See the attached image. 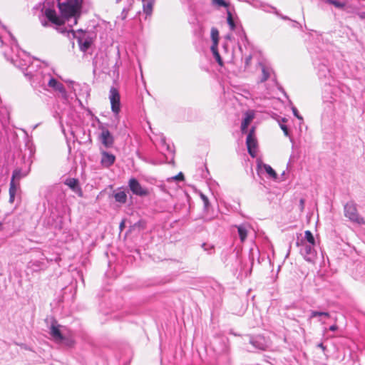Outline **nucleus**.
I'll use <instances>...</instances> for the list:
<instances>
[{
    "label": "nucleus",
    "instance_id": "nucleus-13",
    "mask_svg": "<svg viewBox=\"0 0 365 365\" xmlns=\"http://www.w3.org/2000/svg\"><path fill=\"white\" fill-rule=\"evenodd\" d=\"M101 164L103 168H108L113 165L115 160V156L113 154L103 150H101Z\"/></svg>",
    "mask_w": 365,
    "mask_h": 365
},
{
    "label": "nucleus",
    "instance_id": "nucleus-9",
    "mask_svg": "<svg viewBox=\"0 0 365 365\" xmlns=\"http://www.w3.org/2000/svg\"><path fill=\"white\" fill-rule=\"evenodd\" d=\"M250 343L259 350H266L269 346L268 341L262 335L250 337Z\"/></svg>",
    "mask_w": 365,
    "mask_h": 365
},
{
    "label": "nucleus",
    "instance_id": "nucleus-48",
    "mask_svg": "<svg viewBox=\"0 0 365 365\" xmlns=\"http://www.w3.org/2000/svg\"><path fill=\"white\" fill-rule=\"evenodd\" d=\"M245 39L247 40V36L244 35Z\"/></svg>",
    "mask_w": 365,
    "mask_h": 365
},
{
    "label": "nucleus",
    "instance_id": "nucleus-40",
    "mask_svg": "<svg viewBox=\"0 0 365 365\" xmlns=\"http://www.w3.org/2000/svg\"><path fill=\"white\" fill-rule=\"evenodd\" d=\"M125 227V220H122L119 225V228L120 231H123V230Z\"/></svg>",
    "mask_w": 365,
    "mask_h": 365
},
{
    "label": "nucleus",
    "instance_id": "nucleus-34",
    "mask_svg": "<svg viewBox=\"0 0 365 365\" xmlns=\"http://www.w3.org/2000/svg\"><path fill=\"white\" fill-rule=\"evenodd\" d=\"M280 128L283 130L284 134L286 136H289V130H288V128L287 127V125H285L284 124H280Z\"/></svg>",
    "mask_w": 365,
    "mask_h": 365
},
{
    "label": "nucleus",
    "instance_id": "nucleus-44",
    "mask_svg": "<svg viewBox=\"0 0 365 365\" xmlns=\"http://www.w3.org/2000/svg\"><path fill=\"white\" fill-rule=\"evenodd\" d=\"M317 317L319 318V322H321L322 323H324L322 319V317H324V315H317Z\"/></svg>",
    "mask_w": 365,
    "mask_h": 365
},
{
    "label": "nucleus",
    "instance_id": "nucleus-42",
    "mask_svg": "<svg viewBox=\"0 0 365 365\" xmlns=\"http://www.w3.org/2000/svg\"><path fill=\"white\" fill-rule=\"evenodd\" d=\"M15 195L14 194H9V202H13L14 201Z\"/></svg>",
    "mask_w": 365,
    "mask_h": 365
},
{
    "label": "nucleus",
    "instance_id": "nucleus-29",
    "mask_svg": "<svg viewBox=\"0 0 365 365\" xmlns=\"http://www.w3.org/2000/svg\"><path fill=\"white\" fill-rule=\"evenodd\" d=\"M200 196L201 200L203 202L204 209L205 210H207L209 209V207H210V202H209V200H208L207 197L206 195H205L203 193H200Z\"/></svg>",
    "mask_w": 365,
    "mask_h": 365
},
{
    "label": "nucleus",
    "instance_id": "nucleus-37",
    "mask_svg": "<svg viewBox=\"0 0 365 365\" xmlns=\"http://www.w3.org/2000/svg\"><path fill=\"white\" fill-rule=\"evenodd\" d=\"M251 60H252V56L251 55H249L248 56H247L245 58V66L246 67L248 66L250 64Z\"/></svg>",
    "mask_w": 365,
    "mask_h": 365
},
{
    "label": "nucleus",
    "instance_id": "nucleus-21",
    "mask_svg": "<svg viewBox=\"0 0 365 365\" xmlns=\"http://www.w3.org/2000/svg\"><path fill=\"white\" fill-rule=\"evenodd\" d=\"M260 170H264L272 179H277V175L270 165L264 164L260 167Z\"/></svg>",
    "mask_w": 365,
    "mask_h": 365
},
{
    "label": "nucleus",
    "instance_id": "nucleus-47",
    "mask_svg": "<svg viewBox=\"0 0 365 365\" xmlns=\"http://www.w3.org/2000/svg\"><path fill=\"white\" fill-rule=\"evenodd\" d=\"M282 18L283 19H288V18H287V16H282Z\"/></svg>",
    "mask_w": 365,
    "mask_h": 365
},
{
    "label": "nucleus",
    "instance_id": "nucleus-43",
    "mask_svg": "<svg viewBox=\"0 0 365 365\" xmlns=\"http://www.w3.org/2000/svg\"><path fill=\"white\" fill-rule=\"evenodd\" d=\"M41 22L42 26L44 27H46L48 25V22L45 20H41Z\"/></svg>",
    "mask_w": 365,
    "mask_h": 365
},
{
    "label": "nucleus",
    "instance_id": "nucleus-22",
    "mask_svg": "<svg viewBox=\"0 0 365 365\" xmlns=\"http://www.w3.org/2000/svg\"><path fill=\"white\" fill-rule=\"evenodd\" d=\"M134 0H126V6H125L120 14V18L124 20L127 18L129 10L131 9Z\"/></svg>",
    "mask_w": 365,
    "mask_h": 365
},
{
    "label": "nucleus",
    "instance_id": "nucleus-32",
    "mask_svg": "<svg viewBox=\"0 0 365 365\" xmlns=\"http://www.w3.org/2000/svg\"><path fill=\"white\" fill-rule=\"evenodd\" d=\"M184 180V175L182 173H179L177 175L171 177L170 178L168 179V181L171 180Z\"/></svg>",
    "mask_w": 365,
    "mask_h": 365
},
{
    "label": "nucleus",
    "instance_id": "nucleus-15",
    "mask_svg": "<svg viewBox=\"0 0 365 365\" xmlns=\"http://www.w3.org/2000/svg\"><path fill=\"white\" fill-rule=\"evenodd\" d=\"M49 334L56 341H62L63 340V334L60 330V325L54 320L49 328Z\"/></svg>",
    "mask_w": 365,
    "mask_h": 365
},
{
    "label": "nucleus",
    "instance_id": "nucleus-3",
    "mask_svg": "<svg viewBox=\"0 0 365 365\" xmlns=\"http://www.w3.org/2000/svg\"><path fill=\"white\" fill-rule=\"evenodd\" d=\"M344 215L353 222L359 225L365 224V220L359 215L356 206L353 202H347L344 205Z\"/></svg>",
    "mask_w": 365,
    "mask_h": 365
},
{
    "label": "nucleus",
    "instance_id": "nucleus-23",
    "mask_svg": "<svg viewBox=\"0 0 365 365\" xmlns=\"http://www.w3.org/2000/svg\"><path fill=\"white\" fill-rule=\"evenodd\" d=\"M237 231H238V234H239L240 240H241V242H244L246 240L247 236V227L245 225H240L237 226Z\"/></svg>",
    "mask_w": 365,
    "mask_h": 365
},
{
    "label": "nucleus",
    "instance_id": "nucleus-38",
    "mask_svg": "<svg viewBox=\"0 0 365 365\" xmlns=\"http://www.w3.org/2000/svg\"><path fill=\"white\" fill-rule=\"evenodd\" d=\"M332 4L334 5L336 7H338V8H341L343 7V4L337 1H331Z\"/></svg>",
    "mask_w": 365,
    "mask_h": 365
},
{
    "label": "nucleus",
    "instance_id": "nucleus-26",
    "mask_svg": "<svg viewBox=\"0 0 365 365\" xmlns=\"http://www.w3.org/2000/svg\"><path fill=\"white\" fill-rule=\"evenodd\" d=\"M317 315H324L325 318H329L330 317V314L329 312H318V311H311L310 312V316L309 317V320H311L314 317H317Z\"/></svg>",
    "mask_w": 365,
    "mask_h": 365
},
{
    "label": "nucleus",
    "instance_id": "nucleus-35",
    "mask_svg": "<svg viewBox=\"0 0 365 365\" xmlns=\"http://www.w3.org/2000/svg\"><path fill=\"white\" fill-rule=\"evenodd\" d=\"M292 113L295 117H297L298 119L302 120V117L299 115L297 109L295 107L292 108Z\"/></svg>",
    "mask_w": 365,
    "mask_h": 365
},
{
    "label": "nucleus",
    "instance_id": "nucleus-46",
    "mask_svg": "<svg viewBox=\"0 0 365 365\" xmlns=\"http://www.w3.org/2000/svg\"><path fill=\"white\" fill-rule=\"evenodd\" d=\"M123 0H115L116 3L118 4L120 3V1H122ZM125 1L126 2V0H125Z\"/></svg>",
    "mask_w": 365,
    "mask_h": 365
},
{
    "label": "nucleus",
    "instance_id": "nucleus-7",
    "mask_svg": "<svg viewBox=\"0 0 365 365\" xmlns=\"http://www.w3.org/2000/svg\"><path fill=\"white\" fill-rule=\"evenodd\" d=\"M109 98L111 104V110L115 115H118L120 110V98L118 91L112 87L110 90Z\"/></svg>",
    "mask_w": 365,
    "mask_h": 365
},
{
    "label": "nucleus",
    "instance_id": "nucleus-11",
    "mask_svg": "<svg viewBox=\"0 0 365 365\" xmlns=\"http://www.w3.org/2000/svg\"><path fill=\"white\" fill-rule=\"evenodd\" d=\"M44 14L47 19L56 25L61 26L66 22V20L62 16H58L53 9H46Z\"/></svg>",
    "mask_w": 365,
    "mask_h": 365
},
{
    "label": "nucleus",
    "instance_id": "nucleus-20",
    "mask_svg": "<svg viewBox=\"0 0 365 365\" xmlns=\"http://www.w3.org/2000/svg\"><path fill=\"white\" fill-rule=\"evenodd\" d=\"M142 1L143 12L147 16L151 15L155 0H142Z\"/></svg>",
    "mask_w": 365,
    "mask_h": 365
},
{
    "label": "nucleus",
    "instance_id": "nucleus-45",
    "mask_svg": "<svg viewBox=\"0 0 365 365\" xmlns=\"http://www.w3.org/2000/svg\"><path fill=\"white\" fill-rule=\"evenodd\" d=\"M318 347L321 348L322 350L325 349V346L323 345L322 343H320L317 345Z\"/></svg>",
    "mask_w": 365,
    "mask_h": 365
},
{
    "label": "nucleus",
    "instance_id": "nucleus-31",
    "mask_svg": "<svg viewBox=\"0 0 365 365\" xmlns=\"http://www.w3.org/2000/svg\"><path fill=\"white\" fill-rule=\"evenodd\" d=\"M227 23H228L231 30H234L235 27V24L234 20L232 19V17L230 13H228Z\"/></svg>",
    "mask_w": 365,
    "mask_h": 365
},
{
    "label": "nucleus",
    "instance_id": "nucleus-10",
    "mask_svg": "<svg viewBox=\"0 0 365 365\" xmlns=\"http://www.w3.org/2000/svg\"><path fill=\"white\" fill-rule=\"evenodd\" d=\"M44 14L47 19L56 25L61 26L66 22V20L62 16H58L53 9H46Z\"/></svg>",
    "mask_w": 365,
    "mask_h": 365
},
{
    "label": "nucleus",
    "instance_id": "nucleus-39",
    "mask_svg": "<svg viewBox=\"0 0 365 365\" xmlns=\"http://www.w3.org/2000/svg\"><path fill=\"white\" fill-rule=\"evenodd\" d=\"M202 247H203V249L205 250V251H208L209 250H212L213 247L212 246H210L205 243L202 244Z\"/></svg>",
    "mask_w": 365,
    "mask_h": 365
},
{
    "label": "nucleus",
    "instance_id": "nucleus-41",
    "mask_svg": "<svg viewBox=\"0 0 365 365\" xmlns=\"http://www.w3.org/2000/svg\"><path fill=\"white\" fill-rule=\"evenodd\" d=\"M338 329V327L336 325H331L330 327H329V330L331 331H335L336 330H337Z\"/></svg>",
    "mask_w": 365,
    "mask_h": 365
},
{
    "label": "nucleus",
    "instance_id": "nucleus-14",
    "mask_svg": "<svg viewBox=\"0 0 365 365\" xmlns=\"http://www.w3.org/2000/svg\"><path fill=\"white\" fill-rule=\"evenodd\" d=\"M100 140L106 148H110L114 143V138L108 129L103 128L100 135Z\"/></svg>",
    "mask_w": 365,
    "mask_h": 365
},
{
    "label": "nucleus",
    "instance_id": "nucleus-8",
    "mask_svg": "<svg viewBox=\"0 0 365 365\" xmlns=\"http://www.w3.org/2000/svg\"><path fill=\"white\" fill-rule=\"evenodd\" d=\"M128 185L134 195L138 196H146L148 195V190L143 187L139 182L135 178H131L129 180Z\"/></svg>",
    "mask_w": 365,
    "mask_h": 365
},
{
    "label": "nucleus",
    "instance_id": "nucleus-1",
    "mask_svg": "<svg viewBox=\"0 0 365 365\" xmlns=\"http://www.w3.org/2000/svg\"><path fill=\"white\" fill-rule=\"evenodd\" d=\"M15 49L17 53L14 56L5 53L7 59L24 72L33 88L46 89L48 81L46 77L51 74L50 68L39 60L32 58L26 52L19 51L17 46H15Z\"/></svg>",
    "mask_w": 365,
    "mask_h": 365
},
{
    "label": "nucleus",
    "instance_id": "nucleus-16",
    "mask_svg": "<svg viewBox=\"0 0 365 365\" xmlns=\"http://www.w3.org/2000/svg\"><path fill=\"white\" fill-rule=\"evenodd\" d=\"M259 65L262 70V76L260 77L259 82L263 83L272 77L274 74V71L272 68L267 64L259 63Z\"/></svg>",
    "mask_w": 365,
    "mask_h": 365
},
{
    "label": "nucleus",
    "instance_id": "nucleus-5",
    "mask_svg": "<svg viewBox=\"0 0 365 365\" xmlns=\"http://www.w3.org/2000/svg\"><path fill=\"white\" fill-rule=\"evenodd\" d=\"M246 144L249 154L255 158L257 155V140L255 135V127H252L246 139Z\"/></svg>",
    "mask_w": 365,
    "mask_h": 365
},
{
    "label": "nucleus",
    "instance_id": "nucleus-27",
    "mask_svg": "<svg viewBox=\"0 0 365 365\" xmlns=\"http://www.w3.org/2000/svg\"><path fill=\"white\" fill-rule=\"evenodd\" d=\"M24 176H26V174H23L21 170L16 169L13 172L11 180H14V182H16V180H19Z\"/></svg>",
    "mask_w": 365,
    "mask_h": 365
},
{
    "label": "nucleus",
    "instance_id": "nucleus-12",
    "mask_svg": "<svg viewBox=\"0 0 365 365\" xmlns=\"http://www.w3.org/2000/svg\"><path fill=\"white\" fill-rule=\"evenodd\" d=\"M46 80H48V81L46 83L45 90H48V88H51L53 90L58 91L61 93H66L63 85L61 83L56 81L55 78H53L51 74L49 76L46 77Z\"/></svg>",
    "mask_w": 365,
    "mask_h": 365
},
{
    "label": "nucleus",
    "instance_id": "nucleus-28",
    "mask_svg": "<svg viewBox=\"0 0 365 365\" xmlns=\"http://www.w3.org/2000/svg\"><path fill=\"white\" fill-rule=\"evenodd\" d=\"M19 185L16 183V182H14V180H11L10 182V187H9V194H14L16 195V192L17 191Z\"/></svg>",
    "mask_w": 365,
    "mask_h": 365
},
{
    "label": "nucleus",
    "instance_id": "nucleus-6",
    "mask_svg": "<svg viewBox=\"0 0 365 365\" xmlns=\"http://www.w3.org/2000/svg\"><path fill=\"white\" fill-rule=\"evenodd\" d=\"M211 38L212 41V45L211 46V51L218 64L222 66V60L217 51L219 31L216 28H212L211 29Z\"/></svg>",
    "mask_w": 365,
    "mask_h": 365
},
{
    "label": "nucleus",
    "instance_id": "nucleus-2",
    "mask_svg": "<svg viewBox=\"0 0 365 365\" xmlns=\"http://www.w3.org/2000/svg\"><path fill=\"white\" fill-rule=\"evenodd\" d=\"M83 0H57L58 7L68 25L73 27L76 25L81 16Z\"/></svg>",
    "mask_w": 365,
    "mask_h": 365
},
{
    "label": "nucleus",
    "instance_id": "nucleus-36",
    "mask_svg": "<svg viewBox=\"0 0 365 365\" xmlns=\"http://www.w3.org/2000/svg\"><path fill=\"white\" fill-rule=\"evenodd\" d=\"M304 205H305V200L303 198H301L299 200V210L302 212L304 210Z\"/></svg>",
    "mask_w": 365,
    "mask_h": 365
},
{
    "label": "nucleus",
    "instance_id": "nucleus-25",
    "mask_svg": "<svg viewBox=\"0 0 365 365\" xmlns=\"http://www.w3.org/2000/svg\"><path fill=\"white\" fill-rule=\"evenodd\" d=\"M78 43L80 45L81 49L83 51H86L90 48L91 41V40H88V39H85V40L79 39Z\"/></svg>",
    "mask_w": 365,
    "mask_h": 365
},
{
    "label": "nucleus",
    "instance_id": "nucleus-17",
    "mask_svg": "<svg viewBox=\"0 0 365 365\" xmlns=\"http://www.w3.org/2000/svg\"><path fill=\"white\" fill-rule=\"evenodd\" d=\"M255 118V112L248 110L245 113V118L241 124V131L242 133H247L248 125Z\"/></svg>",
    "mask_w": 365,
    "mask_h": 365
},
{
    "label": "nucleus",
    "instance_id": "nucleus-18",
    "mask_svg": "<svg viewBox=\"0 0 365 365\" xmlns=\"http://www.w3.org/2000/svg\"><path fill=\"white\" fill-rule=\"evenodd\" d=\"M64 183L65 185L68 186L72 190V191L76 193L78 196H82V190L79 186L78 180L75 178H68L65 180Z\"/></svg>",
    "mask_w": 365,
    "mask_h": 365
},
{
    "label": "nucleus",
    "instance_id": "nucleus-24",
    "mask_svg": "<svg viewBox=\"0 0 365 365\" xmlns=\"http://www.w3.org/2000/svg\"><path fill=\"white\" fill-rule=\"evenodd\" d=\"M115 199L117 202L120 203H125L127 200V195L125 192L120 191L115 194Z\"/></svg>",
    "mask_w": 365,
    "mask_h": 365
},
{
    "label": "nucleus",
    "instance_id": "nucleus-30",
    "mask_svg": "<svg viewBox=\"0 0 365 365\" xmlns=\"http://www.w3.org/2000/svg\"><path fill=\"white\" fill-rule=\"evenodd\" d=\"M329 73L328 68L325 65H322V68L319 71V77H327V74Z\"/></svg>",
    "mask_w": 365,
    "mask_h": 365
},
{
    "label": "nucleus",
    "instance_id": "nucleus-33",
    "mask_svg": "<svg viewBox=\"0 0 365 365\" xmlns=\"http://www.w3.org/2000/svg\"><path fill=\"white\" fill-rule=\"evenodd\" d=\"M212 3L218 6H226L227 4L224 0H212Z\"/></svg>",
    "mask_w": 365,
    "mask_h": 365
},
{
    "label": "nucleus",
    "instance_id": "nucleus-19",
    "mask_svg": "<svg viewBox=\"0 0 365 365\" xmlns=\"http://www.w3.org/2000/svg\"><path fill=\"white\" fill-rule=\"evenodd\" d=\"M299 242L307 245H316L315 238L312 232L309 230H306L304 232V237L302 239H301Z\"/></svg>",
    "mask_w": 365,
    "mask_h": 365
},
{
    "label": "nucleus",
    "instance_id": "nucleus-4",
    "mask_svg": "<svg viewBox=\"0 0 365 365\" xmlns=\"http://www.w3.org/2000/svg\"><path fill=\"white\" fill-rule=\"evenodd\" d=\"M297 245L299 247V252L306 261L309 262L314 261L317 257L315 245H307L299 242H297Z\"/></svg>",
    "mask_w": 365,
    "mask_h": 365
}]
</instances>
